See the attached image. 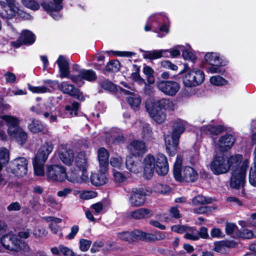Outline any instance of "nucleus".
<instances>
[{"instance_id":"obj_6","label":"nucleus","mask_w":256,"mask_h":256,"mask_svg":"<svg viewBox=\"0 0 256 256\" xmlns=\"http://www.w3.org/2000/svg\"><path fill=\"white\" fill-rule=\"evenodd\" d=\"M182 158L178 156L174 166V175L176 180L179 182H194L198 178V174L190 166H185L181 170Z\"/></svg>"},{"instance_id":"obj_5","label":"nucleus","mask_w":256,"mask_h":256,"mask_svg":"<svg viewBox=\"0 0 256 256\" xmlns=\"http://www.w3.org/2000/svg\"><path fill=\"white\" fill-rule=\"evenodd\" d=\"M53 150V145L50 142H46L40 147L32 160L34 172L38 176H44V165L49 154Z\"/></svg>"},{"instance_id":"obj_4","label":"nucleus","mask_w":256,"mask_h":256,"mask_svg":"<svg viewBox=\"0 0 256 256\" xmlns=\"http://www.w3.org/2000/svg\"><path fill=\"white\" fill-rule=\"evenodd\" d=\"M0 242L10 254H16L31 252L28 244L20 239L16 234L12 232L3 235L0 238Z\"/></svg>"},{"instance_id":"obj_22","label":"nucleus","mask_w":256,"mask_h":256,"mask_svg":"<svg viewBox=\"0 0 256 256\" xmlns=\"http://www.w3.org/2000/svg\"><path fill=\"white\" fill-rule=\"evenodd\" d=\"M59 157L64 164L70 166L73 163L74 154L72 150L68 149L62 146L59 150Z\"/></svg>"},{"instance_id":"obj_16","label":"nucleus","mask_w":256,"mask_h":256,"mask_svg":"<svg viewBox=\"0 0 256 256\" xmlns=\"http://www.w3.org/2000/svg\"><path fill=\"white\" fill-rule=\"evenodd\" d=\"M66 179L72 183H82L88 180L87 172H82L76 170H71L66 172Z\"/></svg>"},{"instance_id":"obj_55","label":"nucleus","mask_w":256,"mask_h":256,"mask_svg":"<svg viewBox=\"0 0 256 256\" xmlns=\"http://www.w3.org/2000/svg\"><path fill=\"white\" fill-rule=\"evenodd\" d=\"M240 236L246 239H250L254 236V232L248 229H244L240 234Z\"/></svg>"},{"instance_id":"obj_12","label":"nucleus","mask_w":256,"mask_h":256,"mask_svg":"<svg viewBox=\"0 0 256 256\" xmlns=\"http://www.w3.org/2000/svg\"><path fill=\"white\" fill-rule=\"evenodd\" d=\"M206 60L210 65L207 71L210 73H223L224 70L220 68L222 62L218 54L208 53L205 56Z\"/></svg>"},{"instance_id":"obj_26","label":"nucleus","mask_w":256,"mask_h":256,"mask_svg":"<svg viewBox=\"0 0 256 256\" xmlns=\"http://www.w3.org/2000/svg\"><path fill=\"white\" fill-rule=\"evenodd\" d=\"M98 159L101 170L107 172L108 166L109 154L107 150L103 148L98 150Z\"/></svg>"},{"instance_id":"obj_24","label":"nucleus","mask_w":256,"mask_h":256,"mask_svg":"<svg viewBox=\"0 0 256 256\" xmlns=\"http://www.w3.org/2000/svg\"><path fill=\"white\" fill-rule=\"evenodd\" d=\"M128 148L133 156L143 155L146 151L145 144L141 141L134 140L128 146Z\"/></svg>"},{"instance_id":"obj_48","label":"nucleus","mask_w":256,"mask_h":256,"mask_svg":"<svg viewBox=\"0 0 256 256\" xmlns=\"http://www.w3.org/2000/svg\"><path fill=\"white\" fill-rule=\"evenodd\" d=\"M102 88L106 90L114 92L116 90V87L114 84L108 80H104L100 83Z\"/></svg>"},{"instance_id":"obj_35","label":"nucleus","mask_w":256,"mask_h":256,"mask_svg":"<svg viewBox=\"0 0 256 256\" xmlns=\"http://www.w3.org/2000/svg\"><path fill=\"white\" fill-rule=\"evenodd\" d=\"M126 163L127 168L131 172L138 173L141 170L140 163L136 162L132 156H128L126 158Z\"/></svg>"},{"instance_id":"obj_2","label":"nucleus","mask_w":256,"mask_h":256,"mask_svg":"<svg viewBox=\"0 0 256 256\" xmlns=\"http://www.w3.org/2000/svg\"><path fill=\"white\" fill-rule=\"evenodd\" d=\"M173 107V102L164 98H149L146 102V108L150 116L158 124L164 122L166 119V114L162 110H172Z\"/></svg>"},{"instance_id":"obj_9","label":"nucleus","mask_w":256,"mask_h":256,"mask_svg":"<svg viewBox=\"0 0 256 256\" xmlns=\"http://www.w3.org/2000/svg\"><path fill=\"white\" fill-rule=\"evenodd\" d=\"M204 80V72L197 68H193L186 72L182 78L184 86L188 88L198 86L202 84Z\"/></svg>"},{"instance_id":"obj_40","label":"nucleus","mask_w":256,"mask_h":256,"mask_svg":"<svg viewBox=\"0 0 256 256\" xmlns=\"http://www.w3.org/2000/svg\"><path fill=\"white\" fill-rule=\"evenodd\" d=\"M9 160V152L5 148H0V171L3 166L6 164Z\"/></svg>"},{"instance_id":"obj_29","label":"nucleus","mask_w":256,"mask_h":256,"mask_svg":"<svg viewBox=\"0 0 256 256\" xmlns=\"http://www.w3.org/2000/svg\"><path fill=\"white\" fill-rule=\"evenodd\" d=\"M152 215V211L146 208H138L130 212V216L135 220L148 218Z\"/></svg>"},{"instance_id":"obj_19","label":"nucleus","mask_w":256,"mask_h":256,"mask_svg":"<svg viewBox=\"0 0 256 256\" xmlns=\"http://www.w3.org/2000/svg\"><path fill=\"white\" fill-rule=\"evenodd\" d=\"M140 230H135L132 232L124 231L116 233V236L118 239L124 241L132 243L135 240H138L142 236Z\"/></svg>"},{"instance_id":"obj_60","label":"nucleus","mask_w":256,"mask_h":256,"mask_svg":"<svg viewBox=\"0 0 256 256\" xmlns=\"http://www.w3.org/2000/svg\"><path fill=\"white\" fill-rule=\"evenodd\" d=\"M113 174L114 180L118 183L122 182L126 180V177L119 172L114 171Z\"/></svg>"},{"instance_id":"obj_20","label":"nucleus","mask_w":256,"mask_h":256,"mask_svg":"<svg viewBox=\"0 0 256 256\" xmlns=\"http://www.w3.org/2000/svg\"><path fill=\"white\" fill-rule=\"evenodd\" d=\"M8 134L12 139L16 140L20 145H23L28 140L26 132L20 127L16 129L12 128L8 130Z\"/></svg>"},{"instance_id":"obj_62","label":"nucleus","mask_w":256,"mask_h":256,"mask_svg":"<svg viewBox=\"0 0 256 256\" xmlns=\"http://www.w3.org/2000/svg\"><path fill=\"white\" fill-rule=\"evenodd\" d=\"M183 58L186 60L194 62L196 60V56L188 50H184L182 52Z\"/></svg>"},{"instance_id":"obj_27","label":"nucleus","mask_w":256,"mask_h":256,"mask_svg":"<svg viewBox=\"0 0 256 256\" xmlns=\"http://www.w3.org/2000/svg\"><path fill=\"white\" fill-rule=\"evenodd\" d=\"M56 62L58 64L60 72V76L61 78H70V68L69 64L66 58L60 56Z\"/></svg>"},{"instance_id":"obj_53","label":"nucleus","mask_w":256,"mask_h":256,"mask_svg":"<svg viewBox=\"0 0 256 256\" xmlns=\"http://www.w3.org/2000/svg\"><path fill=\"white\" fill-rule=\"evenodd\" d=\"M28 89L34 93H44L48 90V88L45 86H34L30 84H28Z\"/></svg>"},{"instance_id":"obj_52","label":"nucleus","mask_w":256,"mask_h":256,"mask_svg":"<svg viewBox=\"0 0 256 256\" xmlns=\"http://www.w3.org/2000/svg\"><path fill=\"white\" fill-rule=\"evenodd\" d=\"M80 198L84 200H89L96 196V192L94 191H84L80 196Z\"/></svg>"},{"instance_id":"obj_42","label":"nucleus","mask_w":256,"mask_h":256,"mask_svg":"<svg viewBox=\"0 0 256 256\" xmlns=\"http://www.w3.org/2000/svg\"><path fill=\"white\" fill-rule=\"evenodd\" d=\"M212 202L210 198H207L201 195L194 197L192 200V203L194 206L210 204Z\"/></svg>"},{"instance_id":"obj_50","label":"nucleus","mask_w":256,"mask_h":256,"mask_svg":"<svg viewBox=\"0 0 256 256\" xmlns=\"http://www.w3.org/2000/svg\"><path fill=\"white\" fill-rule=\"evenodd\" d=\"M80 250L82 251L86 252L90 248L92 244V242L88 240L82 238L80 240Z\"/></svg>"},{"instance_id":"obj_1","label":"nucleus","mask_w":256,"mask_h":256,"mask_svg":"<svg viewBox=\"0 0 256 256\" xmlns=\"http://www.w3.org/2000/svg\"><path fill=\"white\" fill-rule=\"evenodd\" d=\"M144 174L147 179L152 177L154 171L159 175H164L168 171V165L166 156L158 154L156 158L151 154H147L143 160Z\"/></svg>"},{"instance_id":"obj_63","label":"nucleus","mask_w":256,"mask_h":256,"mask_svg":"<svg viewBox=\"0 0 256 256\" xmlns=\"http://www.w3.org/2000/svg\"><path fill=\"white\" fill-rule=\"evenodd\" d=\"M131 78L136 82L138 84L144 83V80L140 76L139 70H138L136 72H132L131 74Z\"/></svg>"},{"instance_id":"obj_32","label":"nucleus","mask_w":256,"mask_h":256,"mask_svg":"<svg viewBox=\"0 0 256 256\" xmlns=\"http://www.w3.org/2000/svg\"><path fill=\"white\" fill-rule=\"evenodd\" d=\"M236 245V243L233 242L220 241L214 244V250L218 252L224 254L228 248L235 247Z\"/></svg>"},{"instance_id":"obj_34","label":"nucleus","mask_w":256,"mask_h":256,"mask_svg":"<svg viewBox=\"0 0 256 256\" xmlns=\"http://www.w3.org/2000/svg\"><path fill=\"white\" fill-rule=\"evenodd\" d=\"M168 52V50H153L146 52L144 54V58L150 60L160 58L166 56V54Z\"/></svg>"},{"instance_id":"obj_36","label":"nucleus","mask_w":256,"mask_h":256,"mask_svg":"<svg viewBox=\"0 0 256 256\" xmlns=\"http://www.w3.org/2000/svg\"><path fill=\"white\" fill-rule=\"evenodd\" d=\"M184 238L191 240H198V230L194 227L187 226Z\"/></svg>"},{"instance_id":"obj_56","label":"nucleus","mask_w":256,"mask_h":256,"mask_svg":"<svg viewBox=\"0 0 256 256\" xmlns=\"http://www.w3.org/2000/svg\"><path fill=\"white\" fill-rule=\"evenodd\" d=\"M30 232L31 230L30 229H24L18 232L16 236L20 240L27 239L30 236Z\"/></svg>"},{"instance_id":"obj_3","label":"nucleus","mask_w":256,"mask_h":256,"mask_svg":"<svg viewBox=\"0 0 256 256\" xmlns=\"http://www.w3.org/2000/svg\"><path fill=\"white\" fill-rule=\"evenodd\" d=\"M242 156L236 154L228 157L216 155L210 164V169L215 175L226 174L240 164Z\"/></svg>"},{"instance_id":"obj_7","label":"nucleus","mask_w":256,"mask_h":256,"mask_svg":"<svg viewBox=\"0 0 256 256\" xmlns=\"http://www.w3.org/2000/svg\"><path fill=\"white\" fill-rule=\"evenodd\" d=\"M8 4L0 0V16L4 18H12L16 14L24 18H28L30 16L20 10L15 0H6Z\"/></svg>"},{"instance_id":"obj_14","label":"nucleus","mask_w":256,"mask_h":256,"mask_svg":"<svg viewBox=\"0 0 256 256\" xmlns=\"http://www.w3.org/2000/svg\"><path fill=\"white\" fill-rule=\"evenodd\" d=\"M58 89L64 94H68L81 101L84 100V97L82 93L73 85L66 82H63L60 84L58 85Z\"/></svg>"},{"instance_id":"obj_31","label":"nucleus","mask_w":256,"mask_h":256,"mask_svg":"<svg viewBox=\"0 0 256 256\" xmlns=\"http://www.w3.org/2000/svg\"><path fill=\"white\" fill-rule=\"evenodd\" d=\"M28 130L33 133L42 132L46 133L48 128L40 121L34 119L28 126Z\"/></svg>"},{"instance_id":"obj_44","label":"nucleus","mask_w":256,"mask_h":256,"mask_svg":"<svg viewBox=\"0 0 256 256\" xmlns=\"http://www.w3.org/2000/svg\"><path fill=\"white\" fill-rule=\"evenodd\" d=\"M144 73L146 76L147 80L150 84H152L154 82V78L153 74L154 70L150 66H146L143 69Z\"/></svg>"},{"instance_id":"obj_64","label":"nucleus","mask_w":256,"mask_h":256,"mask_svg":"<svg viewBox=\"0 0 256 256\" xmlns=\"http://www.w3.org/2000/svg\"><path fill=\"white\" fill-rule=\"evenodd\" d=\"M79 230L78 226H74L70 228V232L66 236V238L68 240L73 239Z\"/></svg>"},{"instance_id":"obj_15","label":"nucleus","mask_w":256,"mask_h":256,"mask_svg":"<svg viewBox=\"0 0 256 256\" xmlns=\"http://www.w3.org/2000/svg\"><path fill=\"white\" fill-rule=\"evenodd\" d=\"M12 164L13 165V172L18 176H25L28 170V160L24 157H19L14 159Z\"/></svg>"},{"instance_id":"obj_11","label":"nucleus","mask_w":256,"mask_h":256,"mask_svg":"<svg viewBox=\"0 0 256 256\" xmlns=\"http://www.w3.org/2000/svg\"><path fill=\"white\" fill-rule=\"evenodd\" d=\"M158 89L164 94L168 96H174L179 91L180 84L172 80L162 81L158 84Z\"/></svg>"},{"instance_id":"obj_37","label":"nucleus","mask_w":256,"mask_h":256,"mask_svg":"<svg viewBox=\"0 0 256 256\" xmlns=\"http://www.w3.org/2000/svg\"><path fill=\"white\" fill-rule=\"evenodd\" d=\"M2 118L6 122L8 126V131L9 130L12 128L14 127L16 129V128L20 127L18 126L20 120L18 118L13 116L7 115L3 116Z\"/></svg>"},{"instance_id":"obj_13","label":"nucleus","mask_w":256,"mask_h":256,"mask_svg":"<svg viewBox=\"0 0 256 256\" xmlns=\"http://www.w3.org/2000/svg\"><path fill=\"white\" fill-rule=\"evenodd\" d=\"M63 0H53V2L50 3L42 2V6L54 19L58 20L61 17L59 11L63 8L62 5Z\"/></svg>"},{"instance_id":"obj_10","label":"nucleus","mask_w":256,"mask_h":256,"mask_svg":"<svg viewBox=\"0 0 256 256\" xmlns=\"http://www.w3.org/2000/svg\"><path fill=\"white\" fill-rule=\"evenodd\" d=\"M46 175L49 180L62 182L66 180V170L60 165H48Z\"/></svg>"},{"instance_id":"obj_21","label":"nucleus","mask_w":256,"mask_h":256,"mask_svg":"<svg viewBox=\"0 0 256 256\" xmlns=\"http://www.w3.org/2000/svg\"><path fill=\"white\" fill-rule=\"evenodd\" d=\"M35 41L34 34L29 30H24L20 34L18 40L11 42V45L15 48H18L22 44H31Z\"/></svg>"},{"instance_id":"obj_8","label":"nucleus","mask_w":256,"mask_h":256,"mask_svg":"<svg viewBox=\"0 0 256 256\" xmlns=\"http://www.w3.org/2000/svg\"><path fill=\"white\" fill-rule=\"evenodd\" d=\"M248 164V160H245L240 166H238L232 170V172L230 185L232 188H239L244 186L246 182V175Z\"/></svg>"},{"instance_id":"obj_18","label":"nucleus","mask_w":256,"mask_h":256,"mask_svg":"<svg viewBox=\"0 0 256 256\" xmlns=\"http://www.w3.org/2000/svg\"><path fill=\"white\" fill-rule=\"evenodd\" d=\"M146 193L142 189L136 190L134 191L129 198V202L132 206L139 207L146 202Z\"/></svg>"},{"instance_id":"obj_45","label":"nucleus","mask_w":256,"mask_h":256,"mask_svg":"<svg viewBox=\"0 0 256 256\" xmlns=\"http://www.w3.org/2000/svg\"><path fill=\"white\" fill-rule=\"evenodd\" d=\"M248 180L252 186L256 187V165H254L250 168Z\"/></svg>"},{"instance_id":"obj_54","label":"nucleus","mask_w":256,"mask_h":256,"mask_svg":"<svg viewBox=\"0 0 256 256\" xmlns=\"http://www.w3.org/2000/svg\"><path fill=\"white\" fill-rule=\"evenodd\" d=\"M156 188L155 190L158 193L165 194L168 193L170 192V188L166 185H163L161 184H158L156 186Z\"/></svg>"},{"instance_id":"obj_25","label":"nucleus","mask_w":256,"mask_h":256,"mask_svg":"<svg viewBox=\"0 0 256 256\" xmlns=\"http://www.w3.org/2000/svg\"><path fill=\"white\" fill-rule=\"evenodd\" d=\"M106 172L101 170L100 168L99 170L97 173L92 174L90 176V180L92 184L96 186L106 184L108 180L106 175Z\"/></svg>"},{"instance_id":"obj_41","label":"nucleus","mask_w":256,"mask_h":256,"mask_svg":"<svg viewBox=\"0 0 256 256\" xmlns=\"http://www.w3.org/2000/svg\"><path fill=\"white\" fill-rule=\"evenodd\" d=\"M202 130L206 133H210L213 134H218L223 130V128L222 126H212L211 125L202 126Z\"/></svg>"},{"instance_id":"obj_43","label":"nucleus","mask_w":256,"mask_h":256,"mask_svg":"<svg viewBox=\"0 0 256 256\" xmlns=\"http://www.w3.org/2000/svg\"><path fill=\"white\" fill-rule=\"evenodd\" d=\"M120 64L118 60H112L106 66V70L110 72H116L120 70Z\"/></svg>"},{"instance_id":"obj_46","label":"nucleus","mask_w":256,"mask_h":256,"mask_svg":"<svg viewBox=\"0 0 256 256\" xmlns=\"http://www.w3.org/2000/svg\"><path fill=\"white\" fill-rule=\"evenodd\" d=\"M210 83L217 86H223L226 84V80L219 76H212L210 78Z\"/></svg>"},{"instance_id":"obj_61","label":"nucleus","mask_w":256,"mask_h":256,"mask_svg":"<svg viewBox=\"0 0 256 256\" xmlns=\"http://www.w3.org/2000/svg\"><path fill=\"white\" fill-rule=\"evenodd\" d=\"M60 252L64 256H75L74 252L70 248L60 245Z\"/></svg>"},{"instance_id":"obj_57","label":"nucleus","mask_w":256,"mask_h":256,"mask_svg":"<svg viewBox=\"0 0 256 256\" xmlns=\"http://www.w3.org/2000/svg\"><path fill=\"white\" fill-rule=\"evenodd\" d=\"M33 234L37 238L42 237L46 235V230L40 226L36 227L34 230Z\"/></svg>"},{"instance_id":"obj_49","label":"nucleus","mask_w":256,"mask_h":256,"mask_svg":"<svg viewBox=\"0 0 256 256\" xmlns=\"http://www.w3.org/2000/svg\"><path fill=\"white\" fill-rule=\"evenodd\" d=\"M122 86L128 90H126L122 88H120V91L124 94H134V90L132 88V86L130 84H127L124 82H120Z\"/></svg>"},{"instance_id":"obj_28","label":"nucleus","mask_w":256,"mask_h":256,"mask_svg":"<svg viewBox=\"0 0 256 256\" xmlns=\"http://www.w3.org/2000/svg\"><path fill=\"white\" fill-rule=\"evenodd\" d=\"M75 164L76 166L82 172H87L88 166V158L84 152H80L78 154L75 159Z\"/></svg>"},{"instance_id":"obj_47","label":"nucleus","mask_w":256,"mask_h":256,"mask_svg":"<svg viewBox=\"0 0 256 256\" xmlns=\"http://www.w3.org/2000/svg\"><path fill=\"white\" fill-rule=\"evenodd\" d=\"M22 2L24 5L31 10H35L40 8L39 4L34 0H22Z\"/></svg>"},{"instance_id":"obj_39","label":"nucleus","mask_w":256,"mask_h":256,"mask_svg":"<svg viewBox=\"0 0 256 256\" xmlns=\"http://www.w3.org/2000/svg\"><path fill=\"white\" fill-rule=\"evenodd\" d=\"M79 106V103L76 102H73L71 105L66 106L65 110L67 116L72 117L77 116Z\"/></svg>"},{"instance_id":"obj_23","label":"nucleus","mask_w":256,"mask_h":256,"mask_svg":"<svg viewBox=\"0 0 256 256\" xmlns=\"http://www.w3.org/2000/svg\"><path fill=\"white\" fill-rule=\"evenodd\" d=\"M235 142V138L232 134H226L221 136L218 142L219 149L222 152L229 150Z\"/></svg>"},{"instance_id":"obj_58","label":"nucleus","mask_w":256,"mask_h":256,"mask_svg":"<svg viewBox=\"0 0 256 256\" xmlns=\"http://www.w3.org/2000/svg\"><path fill=\"white\" fill-rule=\"evenodd\" d=\"M186 227L187 226L184 225L182 226L180 224H176L172 226L171 227V230L172 231L176 232L182 234L185 233Z\"/></svg>"},{"instance_id":"obj_59","label":"nucleus","mask_w":256,"mask_h":256,"mask_svg":"<svg viewBox=\"0 0 256 256\" xmlns=\"http://www.w3.org/2000/svg\"><path fill=\"white\" fill-rule=\"evenodd\" d=\"M160 65L162 67L166 68H168L173 70H178V66L171 63L168 60H164L160 62Z\"/></svg>"},{"instance_id":"obj_33","label":"nucleus","mask_w":256,"mask_h":256,"mask_svg":"<svg viewBox=\"0 0 256 256\" xmlns=\"http://www.w3.org/2000/svg\"><path fill=\"white\" fill-rule=\"evenodd\" d=\"M186 126V122L182 120H177L173 125L172 133L176 136L175 144H176L178 138H180V134L184 132Z\"/></svg>"},{"instance_id":"obj_38","label":"nucleus","mask_w":256,"mask_h":256,"mask_svg":"<svg viewBox=\"0 0 256 256\" xmlns=\"http://www.w3.org/2000/svg\"><path fill=\"white\" fill-rule=\"evenodd\" d=\"M130 95L127 98L128 102L134 110L138 109L141 104L140 98L134 94Z\"/></svg>"},{"instance_id":"obj_51","label":"nucleus","mask_w":256,"mask_h":256,"mask_svg":"<svg viewBox=\"0 0 256 256\" xmlns=\"http://www.w3.org/2000/svg\"><path fill=\"white\" fill-rule=\"evenodd\" d=\"M43 106L37 105L36 106H32L30 110L34 112L39 114H44V116L46 118H48L50 116V114L48 112H44V110H43Z\"/></svg>"},{"instance_id":"obj_17","label":"nucleus","mask_w":256,"mask_h":256,"mask_svg":"<svg viewBox=\"0 0 256 256\" xmlns=\"http://www.w3.org/2000/svg\"><path fill=\"white\" fill-rule=\"evenodd\" d=\"M70 78L74 82L78 84L82 79L88 82L95 81L97 78L96 74L92 70H82L78 76H70Z\"/></svg>"},{"instance_id":"obj_30","label":"nucleus","mask_w":256,"mask_h":256,"mask_svg":"<svg viewBox=\"0 0 256 256\" xmlns=\"http://www.w3.org/2000/svg\"><path fill=\"white\" fill-rule=\"evenodd\" d=\"M179 138H177L176 144L175 140L176 136H174V134H172L171 136H168L165 138L166 148L170 155L174 156L176 154V147L178 144Z\"/></svg>"}]
</instances>
